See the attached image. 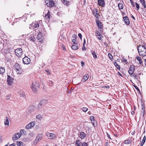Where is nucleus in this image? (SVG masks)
I'll use <instances>...</instances> for the list:
<instances>
[{"label": "nucleus", "mask_w": 146, "mask_h": 146, "mask_svg": "<svg viewBox=\"0 0 146 146\" xmlns=\"http://www.w3.org/2000/svg\"><path fill=\"white\" fill-rule=\"evenodd\" d=\"M139 55L142 57L146 56V48L143 45H140L137 47Z\"/></svg>", "instance_id": "f257e3e1"}, {"label": "nucleus", "mask_w": 146, "mask_h": 146, "mask_svg": "<svg viewBox=\"0 0 146 146\" xmlns=\"http://www.w3.org/2000/svg\"><path fill=\"white\" fill-rule=\"evenodd\" d=\"M39 87V82L37 81H36L35 83H32L31 88L34 92H36L37 91V88Z\"/></svg>", "instance_id": "f03ea898"}, {"label": "nucleus", "mask_w": 146, "mask_h": 146, "mask_svg": "<svg viewBox=\"0 0 146 146\" xmlns=\"http://www.w3.org/2000/svg\"><path fill=\"white\" fill-rule=\"evenodd\" d=\"M23 51L21 48H17L15 50V53L16 55L19 57H21L22 55Z\"/></svg>", "instance_id": "7ed1b4c3"}, {"label": "nucleus", "mask_w": 146, "mask_h": 146, "mask_svg": "<svg viewBox=\"0 0 146 146\" xmlns=\"http://www.w3.org/2000/svg\"><path fill=\"white\" fill-rule=\"evenodd\" d=\"M46 102V100H43L40 102L38 105L36 107L38 111L42 108V106L43 105V103Z\"/></svg>", "instance_id": "20e7f679"}, {"label": "nucleus", "mask_w": 146, "mask_h": 146, "mask_svg": "<svg viewBox=\"0 0 146 146\" xmlns=\"http://www.w3.org/2000/svg\"><path fill=\"white\" fill-rule=\"evenodd\" d=\"M46 136L49 139H55L56 137L55 134L52 133H48L46 134Z\"/></svg>", "instance_id": "39448f33"}, {"label": "nucleus", "mask_w": 146, "mask_h": 146, "mask_svg": "<svg viewBox=\"0 0 146 146\" xmlns=\"http://www.w3.org/2000/svg\"><path fill=\"white\" fill-rule=\"evenodd\" d=\"M14 79L8 75L7 78V82L9 86H11L13 83Z\"/></svg>", "instance_id": "423d86ee"}, {"label": "nucleus", "mask_w": 146, "mask_h": 146, "mask_svg": "<svg viewBox=\"0 0 146 146\" xmlns=\"http://www.w3.org/2000/svg\"><path fill=\"white\" fill-rule=\"evenodd\" d=\"M21 136V134L20 133H16L13 136L12 139L13 141L16 140L19 138Z\"/></svg>", "instance_id": "0eeeda50"}, {"label": "nucleus", "mask_w": 146, "mask_h": 146, "mask_svg": "<svg viewBox=\"0 0 146 146\" xmlns=\"http://www.w3.org/2000/svg\"><path fill=\"white\" fill-rule=\"evenodd\" d=\"M23 62L25 64H28L31 62L30 59L27 56H25L23 59Z\"/></svg>", "instance_id": "6e6552de"}, {"label": "nucleus", "mask_w": 146, "mask_h": 146, "mask_svg": "<svg viewBox=\"0 0 146 146\" xmlns=\"http://www.w3.org/2000/svg\"><path fill=\"white\" fill-rule=\"evenodd\" d=\"M29 110L30 112H32L33 111L37 112V111L36 108V107L33 105L30 106L29 108Z\"/></svg>", "instance_id": "1a4fd4ad"}, {"label": "nucleus", "mask_w": 146, "mask_h": 146, "mask_svg": "<svg viewBox=\"0 0 146 146\" xmlns=\"http://www.w3.org/2000/svg\"><path fill=\"white\" fill-rule=\"evenodd\" d=\"M35 124V121L31 122L26 126L25 128H32L34 127Z\"/></svg>", "instance_id": "9d476101"}, {"label": "nucleus", "mask_w": 146, "mask_h": 146, "mask_svg": "<svg viewBox=\"0 0 146 146\" xmlns=\"http://www.w3.org/2000/svg\"><path fill=\"white\" fill-rule=\"evenodd\" d=\"M135 70V66L133 65L131 66L128 70V72L130 74L132 75Z\"/></svg>", "instance_id": "9b49d317"}, {"label": "nucleus", "mask_w": 146, "mask_h": 146, "mask_svg": "<svg viewBox=\"0 0 146 146\" xmlns=\"http://www.w3.org/2000/svg\"><path fill=\"white\" fill-rule=\"evenodd\" d=\"M98 4L101 6L104 7L105 5V1L104 0H98Z\"/></svg>", "instance_id": "f8f14e48"}, {"label": "nucleus", "mask_w": 146, "mask_h": 146, "mask_svg": "<svg viewBox=\"0 0 146 146\" xmlns=\"http://www.w3.org/2000/svg\"><path fill=\"white\" fill-rule=\"evenodd\" d=\"M46 5L49 7H53L54 6V3L53 1H49L48 2H45Z\"/></svg>", "instance_id": "ddd939ff"}, {"label": "nucleus", "mask_w": 146, "mask_h": 146, "mask_svg": "<svg viewBox=\"0 0 146 146\" xmlns=\"http://www.w3.org/2000/svg\"><path fill=\"white\" fill-rule=\"evenodd\" d=\"M42 134H38L36 137V138L35 141V143L36 142V141H37V140L39 141L41 140L42 139Z\"/></svg>", "instance_id": "4468645a"}, {"label": "nucleus", "mask_w": 146, "mask_h": 146, "mask_svg": "<svg viewBox=\"0 0 146 146\" xmlns=\"http://www.w3.org/2000/svg\"><path fill=\"white\" fill-rule=\"evenodd\" d=\"M94 117L93 116H91L90 117V119L92 122V124L94 125V127H96V122H95L94 121Z\"/></svg>", "instance_id": "2eb2a0df"}, {"label": "nucleus", "mask_w": 146, "mask_h": 146, "mask_svg": "<svg viewBox=\"0 0 146 146\" xmlns=\"http://www.w3.org/2000/svg\"><path fill=\"white\" fill-rule=\"evenodd\" d=\"M86 134L84 132L81 131L79 137L82 139H84L86 137Z\"/></svg>", "instance_id": "dca6fc26"}, {"label": "nucleus", "mask_w": 146, "mask_h": 146, "mask_svg": "<svg viewBox=\"0 0 146 146\" xmlns=\"http://www.w3.org/2000/svg\"><path fill=\"white\" fill-rule=\"evenodd\" d=\"M123 19L125 21V22L127 25H128L129 23V21L127 17H123Z\"/></svg>", "instance_id": "f3484780"}, {"label": "nucleus", "mask_w": 146, "mask_h": 146, "mask_svg": "<svg viewBox=\"0 0 146 146\" xmlns=\"http://www.w3.org/2000/svg\"><path fill=\"white\" fill-rule=\"evenodd\" d=\"M97 24L98 25V27L100 29H102L103 27L102 25V23L99 21H96Z\"/></svg>", "instance_id": "a211bd4d"}, {"label": "nucleus", "mask_w": 146, "mask_h": 146, "mask_svg": "<svg viewBox=\"0 0 146 146\" xmlns=\"http://www.w3.org/2000/svg\"><path fill=\"white\" fill-rule=\"evenodd\" d=\"M20 65L18 63H16L14 65V70H16L21 68Z\"/></svg>", "instance_id": "6ab92c4d"}, {"label": "nucleus", "mask_w": 146, "mask_h": 146, "mask_svg": "<svg viewBox=\"0 0 146 146\" xmlns=\"http://www.w3.org/2000/svg\"><path fill=\"white\" fill-rule=\"evenodd\" d=\"M4 124L5 125H9V119L7 117H6L4 120Z\"/></svg>", "instance_id": "aec40b11"}, {"label": "nucleus", "mask_w": 146, "mask_h": 146, "mask_svg": "<svg viewBox=\"0 0 146 146\" xmlns=\"http://www.w3.org/2000/svg\"><path fill=\"white\" fill-rule=\"evenodd\" d=\"M5 72V68L0 66V74H3Z\"/></svg>", "instance_id": "412c9836"}, {"label": "nucleus", "mask_w": 146, "mask_h": 146, "mask_svg": "<svg viewBox=\"0 0 146 146\" xmlns=\"http://www.w3.org/2000/svg\"><path fill=\"white\" fill-rule=\"evenodd\" d=\"M43 37V36L40 33H39L37 36V39L38 40H41Z\"/></svg>", "instance_id": "4be33fe9"}, {"label": "nucleus", "mask_w": 146, "mask_h": 146, "mask_svg": "<svg viewBox=\"0 0 146 146\" xmlns=\"http://www.w3.org/2000/svg\"><path fill=\"white\" fill-rule=\"evenodd\" d=\"M71 48L74 50H76L78 48V44H75L71 46Z\"/></svg>", "instance_id": "5701e85b"}, {"label": "nucleus", "mask_w": 146, "mask_h": 146, "mask_svg": "<svg viewBox=\"0 0 146 146\" xmlns=\"http://www.w3.org/2000/svg\"><path fill=\"white\" fill-rule=\"evenodd\" d=\"M50 14L49 11H48L47 14L45 15V17L46 20L49 19L50 18Z\"/></svg>", "instance_id": "b1692460"}, {"label": "nucleus", "mask_w": 146, "mask_h": 146, "mask_svg": "<svg viewBox=\"0 0 146 146\" xmlns=\"http://www.w3.org/2000/svg\"><path fill=\"white\" fill-rule=\"evenodd\" d=\"M75 143L77 146H81L82 144L79 140H77L76 141Z\"/></svg>", "instance_id": "393cba45"}, {"label": "nucleus", "mask_w": 146, "mask_h": 146, "mask_svg": "<svg viewBox=\"0 0 146 146\" xmlns=\"http://www.w3.org/2000/svg\"><path fill=\"white\" fill-rule=\"evenodd\" d=\"M89 76L88 74H85L83 77V80H84V82L86 81L88 79Z\"/></svg>", "instance_id": "a878e982"}, {"label": "nucleus", "mask_w": 146, "mask_h": 146, "mask_svg": "<svg viewBox=\"0 0 146 146\" xmlns=\"http://www.w3.org/2000/svg\"><path fill=\"white\" fill-rule=\"evenodd\" d=\"M62 1L64 5H66L67 6H68L70 5L69 2L67 1L66 0H63Z\"/></svg>", "instance_id": "bb28decb"}, {"label": "nucleus", "mask_w": 146, "mask_h": 146, "mask_svg": "<svg viewBox=\"0 0 146 146\" xmlns=\"http://www.w3.org/2000/svg\"><path fill=\"white\" fill-rule=\"evenodd\" d=\"M146 140V137L145 136H144V137H143V140H142L141 144H140V146H143V144L145 143V141Z\"/></svg>", "instance_id": "cd10ccee"}, {"label": "nucleus", "mask_w": 146, "mask_h": 146, "mask_svg": "<svg viewBox=\"0 0 146 146\" xmlns=\"http://www.w3.org/2000/svg\"><path fill=\"white\" fill-rule=\"evenodd\" d=\"M19 93L20 94V96L21 97H24L25 96V94L24 92L20 90L19 91Z\"/></svg>", "instance_id": "c85d7f7f"}, {"label": "nucleus", "mask_w": 146, "mask_h": 146, "mask_svg": "<svg viewBox=\"0 0 146 146\" xmlns=\"http://www.w3.org/2000/svg\"><path fill=\"white\" fill-rule=\"evenodd\" d=\"M29 40L33 42H34L35 41V39L34 36H31L29 37Z\"/></svg>", "instance_id": "c756f323"}, {"label": "nucleus", "mask_w": 146, "mask_h": 146, "mask_svg": "<svg viewBox=\"0 0 146 146\" xmlns=\"http://www.w3.org/2000/svg\"><path fill=\"white\" fill-rule=\"evenodd\" d=\"M23 143L20 141H17V145L18 146H23Z\"/></svg>", "instance_id": "7c9ffc66"}, {"label": "nucleus", "mask_w": 146, "mask_h": 146, "mask_svg": "<svg viewBox=\"0 0 146 146\" xmlns=\"http://www.w3.org/2000/svg\"><path fill=\"white\" fill-rule=\"evenodd\" d=\"M36 118L39 120H41L42 119V115L40 114H38L36 116Z\"/></svg>", "instance_id": "2f4dec72"}, {"label": "nucleus", "mask_w": 146, "mask_h": 146, "mask_svg": "<svg viewBox=\"0 0 146 146\" xmlns=\"http://www.w3.org/2000/svg\"><path fill=\"white\" fill-rule=\"evenodd\" d=\"M17 73L18 74H21L22 73V70L21 68L15 70Z\"/></svg>", "instance_id": "473e14b6"}, {"label": "nucleus", "mask_w": 146, "mask_h": 146, "mask_svg": "<svg viewBox=\"0 0 146 146\" xmlns=\"http://www.w3.org/2000/svg\"><path fill=\"white\" fill-rule=\"evenodd\" d=\"M114 64L117 69H118V70L120 69V66L119 65H118L116 62H115L114 63Z\"/></svg>", "instance_id": "72a5a7b5"}, {"label": "nucleus", "mask_w": 146, "mask_h": 146, "mask_svg": "<svg viewBox=\"0 0 146 146\" xmlns=\"http://www.w3.org/2000/svg\"><path fill=\"white\" fill-rule=\"evenodd\" d=\"M136 59L139 61V64H141L142 63V61L141 60V58L140 57L138 56L136 57Z\"/></svg>", "instance_id": "f704fd0d"}, {"label": "nucleus", "mask_w": 146, "mask_h": 146, "mask_svg": "<svg viewBox=\"0 0 146 146\" xmlns=\"http://www.w3.org/2000/svg\"><path fill=\"white\" fill-rule=\"evenodd\" d=\"M118 7L119 9H122L123 8V4L121 3H119L118 4Z\"/></svg>", "instance_id": "c9c22d12"}, {"label": "nucleus", "mask_w": 146, "mask_h": 146, "mask_svg": "<svg viewBox=\"0 0 146 146\" xmlns=\"http://www.w3.org/2000/svg\"><path fill=\"white\" fill-rule=\"evenodd\" d=\"M92 54L94 58L96 59L97 58V55L96 54V53L95 52H93L92 53Z\"/></svg>", "instance_id": "e433bc0d"}, {"label": "nucleus", "mask_w": 146, "mask_h": 146, "mask_svg": "<svg viewBox=\"0 0 146 146\" xmlns=\"http://www.w3.org/2000/svg\"><path fill=\"white\" fill-rule=\"evenodd\" d=\"M140 2L144 8L146 7L145 1L144 0H140Z\"/></svg>", "instance_id": "4c0bfd02"}, {"label": "nucleus", "mask_w": 146, "mask_h": 146, "mask_svg": "<svg viewBox=\"0 0 146 146\" xmlns=\"http://www.w3.org/2000/svg\"><path fill=\"white\" fill-rule=\"evenodd\" d=\"M82 110L83 111L86 112L88 110V108L86 107H83L82 108Z\"/></svg>", "instance_id": "58836bf2"}, {"label": "nucleus", "mask_w": 146, "mask_h": 146, "mask_svg": "<svg viewBox=\"0 0 146 146\" xmlns=\"http://www.w3.org/2000/svg\"><path fill=\"white\" fill-rule=\"evenodd\" d=\"M130 143V141L129 140H126L124 141V143L127 144H129Z\"/></svg>", "instance_id": "ea45409f"}, {"label": "nucleus", "mask_w": 146, "mask_h": 146, "mask_svg": "<svg viewBox=\"0 0 146 146\" xmlns=\"http://www.w3.org/2000/svg\"><path fill=\"white\" fill-rule=\"evenodd\" d=\"M96 33V35L97 36H99L100 35H101L100 33L98 32V31H96L95 32Z\"/></svg>", "instance_id": "a19ab883"}, {"label": "nucleus", "mask_w": 146, "mask_h": 146, "mask_svg": "<svg viewBox=\"0 0 146 146\" xmlns=\"http://www.w3.org/2000/svg\"><path fill=\"white\" fill-rule=\"evenodd\" d=\"M108 56L109 58L110 59H112L113 57V56H112L111 55V54H110V53H108Z\"/></svg>", "instance_id": "79ce46f5"}, {"label": "nucleus", "mask_w": 146, "mask_h": 146, "mask_svg": "<svg viewBox=\"0 0 146 146\" xmlns=\"http://www.w3.org/2000/svg\"><path fill=\"white\" fill-rule=\"evenodd\" d=\"M82 146H88V144L86 142H84L82 144Z\"/></svg>", "instance_id": "37998d69"}, {"label": "nucleus", "mask_w": 146, "mask_h": 146, "mask_svg": "<svg viewBox=\"0 0 146 146\" xmlns=\"http://www.w3.org/2000/svg\"><path fill=\"white\" fill-rule=\"evenodd\" d=\"M39 26V24L38 23H36L34 25V27L35 28H37Z\"/></svg>", "instance_id": "c03bdc74"}, {"label": "nucleus", "mask_w": 146, "mask_h": 146, "mask_svg": "<svg viewBox=\"0 0 146 146\" xmlns=\"http://www.w3.org/2000/svg\"><path fill=\"white\" fill-rule=\"evenodd\" d=\"M136 8L137 9V10H138L139 9V6L138 4L137 3H136Z\"/></svg>", "instance_id": "a18cd8bd"}, {"label": "nucleus", "mask_w": 146, "mask_h": 146, "mask_svg": "<svg viewBox=\"0 0 146 146\" xmlns=\"http://www.w3.org/2000/svg\"><path fill=\"white\" fill-rule=\"evenodd\" d=\"M20 133L21 134L22 133H24L25 132V131L23 129H21L20 130Z\"/></svg>", "instance_id": "49530a36"}, {"label": "nucleus", "mask_w": 146, "mask_h": 146, "mask_svg": "<svg viewBox=\"0 0 146 146\" xmlns=\"http://www.w3.org/2000/svg\"><path fill=\"white\" fill-rule=\"evenodd\" d=\"M132 75L135 78V79L138 80V77L136 75L134 74V75Z\"/></svg>", "instance_id": "de8ad7c7"}, {"label": "nucleus", "mask_w": 146, "mask_h": 146, "mask_svg": "<svg viewBox=\"0 0 146 146\" xmlns=\"http://www.w3.org/2000/svg\"><path fill=\"white\" fill-rule=\"evenodd\" d=\"M73 39H74L75 40L77 36L75 35L74 34L72 35Z\"/></svg>", "instance_id": "09e8293b"}, {"label": "nucleus", "mask_w": 146, "mask_h": 146, "mask_svg": "<svg viewBox=\"0 0 146 146\" xmlns=\"http://www.w3.org/2000/svg\"><path fill=\"white\" fill-rule=\"evenodd\" d=\"M101 35H100L99 36H97V38L99 40H101L102 39V37L101 36Z\"/></svg>", "instance_id": "8fccbe9b"}, {"label": "nucleus", "mask_w": 146, "mask_h": 146, "mask_svg": "<svg viewBox=\"0 0 146 146\" xmlns=\"http://www.w3.org/2000/svg\"><path fill=\"white\" fill-rule=\"evenodd\" d=\"M35 135L32 132V133H29V135H30V136H33V135Z\"/></svg>", "instance_id": "3c124183"}, {"label": "nucleus", "mask_w": 146, "mask_h": 146, "mask_svg": "<svg viewBox=\"0 0 146 146\" xmlns=\"http://www.w3.org/2000/svg\"><path fill=\"white\" fill-rule=\"evenodd\" d=\"M86 48L85 46V45L83 46V47L82 48V49L83 51L85 50H86Z\"/></svg>", "instance_id": "603ef678"}, {"label": "nucleus", "mask_w": 146, "mask_h": 146, "mask_svg": "<svg viewBox=\"0 0 146 146\" xmlns=\"http://www.w3.org/2000/svg\"><path fill=\"white\" fill-rule=\"evenodd\" d=\"M78 36L81 39L82 38V35L81 33H79L78 34Z\"/></svg>", "instance_id": "864d4df0"}, {"label": "nucleus", "mask_w": 146, "mask_h": 146, "mask_svg": "<svg viewBox=\"0 0 146 146\" xmlns=\"http://www.w3.org/2000/svg\"><path fill=\"white\" fill-rule=\"evenodd\" d=\"M10 96L9 95H7L6 96V98L7 100H9L10 99Z\"/></svg>", "instance_id": "5fc2aeb1"}, {"label": "nucleus", "mask_w": 146, "mask_h": 146, "mask_svg": "<svg viewBox=\"0 0 146 146\" xmlns=\"http://www.w3.org/2000/svg\"><path fill=\"white\" fill-rule=\"evenodd\" d=\"M76 41H75L74 39H73L72 40V42H73L75 44H76Z\"/></svg>", "instance_id": "6e6d98bb"}, {"label": "nucleus", "mask_w": 146, "mask_h": 146, "mask_svg": "<svg viewBox=\"0 0 146 146\" xmlns=\"http://www.w3.org/2000/svg\"><path fill=\"white\" fill-rule=\"evenodd\" d=\"M16 144L15 143H13L10 145L9 146H15Z\"/></svg>", "instance_id": "4d7b16f0"}, {"label": "nucleus", "mask_w": 146, "mask_h": 146, "mask_svg": "<svg viewBox=\"0 0 146 146\" xmlns=\"http://www.w3.org/2000/svg\"><path fill=\"white\" fill-rule=\"evenodd\" d=\"M49 84H51L52 85H53V82L51 81H49Z\"/></svg>", "instance_id": "13d9d810"}, {"label": "nucleus", "mask_w": 146, "mask_h": 146, "mask_svg": "<svg viewBox=\"0 0 146 146\" xmlns=\"http://www.w3.org/2000/svg\"><path fill=\"white\" fill-rule=\"evenodd\" d=\"M81 63L82 66H83L84 65V63L83 61H81Z\"/></svg>", "instance_id": "bf43d9fd"}, {"label": "nucleus", "mask_w": 146, "mask_h": 146, "mask_svg": "<svg viewBox=\"0 0 146 146\" xmlns=\"http://www.w3.org/2000/svg\"><path fill=\"white\" fill-rule=\"evenodd\" d=\"M86 44V40L85 39H84V42L83 43V46L85 45V44Z\"/></svg>", "instance_id": "052dcab7"}, {"label": "nucleus", "mask_w": 146, "mask_h": 146, "mask_svg": "<svg viewBox=\"0 0 146 146\" xmlns=\"http://www.w3.org/2000/svg\"><path fill=\"white\" fill-rule=\"evenodd\" d=\"M134 87L137 90H139L138 87L136 86H134Z\"/></svg>", "instance_id": "680f3d73"}, {"label": "nucleus", "mask_w": 146, "mask_h": 146, "mask_svg": "<svg viewBox=\"0 0 146 146\" xmlns=\"http://www.w3.org/2000/svg\"><path fill=\"white\" fill-rule=\"evenodd\" d=\"M46 71L47 72V73L48 74H50V72L48 70V71L47 70H46Z\"/></svg>", "instance_id": "e2e57ef3"}, {"label": "nucleus", "mask_w": 146, "mask_h": 146, "mask_svg": "<svg viewBox=\"0 0 146 146\" xmlns=\"http://www.w3.org/2000/svg\"><path fill=\"white\" fill-rule=\"evenodd\" d=\"M135 133V131H133L132 132L131 134L132 135H134Z\"/></svg>", "instance_id": "0e129e2a"}, {"label": "nucleus", "mask_w": 146, "mask_h": 146, "mask_svg": "<svg viewBox=\"0 0 146 146\" xmlns=\"http://www.w3.org/2000/svg\"><path fill=\"white\" fill-rule=\"evenodd\" d=\"M106 88H109L110 87L109 86H104Z\"/></svg>", "instance_id": "69168bd1"}, {"label": "nucleus", "mask_w": 146, "mask_h": 146, "mask_svg": "<svg viewBox=\"0 0 146 146\" xmlns=\"http://www.w3.org/2000/svg\"><path fill=\"white\" fill-rule=\"evenodd\" d=\"M38 142V141L37 140V141H36V142H35V141L34 142V144H37V143Z\"/></svg>", "instance_id": "338daca9"}, {"label": "nucleus", "mask_w": 146, "mask_h": 146, "mask_svg": "<svg viewBox=\"0 0 146 146\" xmlns=\"http://www.w3.org/2000/svg\"><path fill=\"white\" fill-rule=\"evenodd\" d=\"M145 65L146 66V59H145Z\"/></svg>", "instance_id": "774afa93"}]
</instances>
